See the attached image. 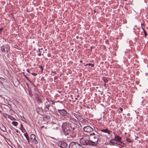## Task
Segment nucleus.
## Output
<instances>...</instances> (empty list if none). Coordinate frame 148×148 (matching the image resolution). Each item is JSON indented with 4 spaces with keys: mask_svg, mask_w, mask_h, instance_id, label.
I'll return each instance as SVG.
<instances>
[{
    "mask_svg": "<svg viewBox=\"0 0 148 148\" xmlns=\"http://www.w3.org/2000/svg\"><path fill=\"white\" fill-rule=\"evenodd\" d=\"M63 131L65 135H69L71 132L72 130L75 129L74 127H72L71 123L69 122L63 123L62 126Z\"/></svg>",
    "mask_w": 148,
    "mask_h": 148,
    "instance_id": "nucleus-1",
    "label": "nucleus"
},
{
    "mask_svg": "<svg viewBox=\"0 0 148 148\" xmlns=\"http://www.w3.org/2000/svg\"><path fill=\"white\" fill-rule=\"evenodd\" d=\"M80 144L86 146H92V141L87 139L86 137L81 138L79 140Z\"/></svg>",
    "mask_w": 148,
    "mask_h": 148,
    "instance_id": "nucleus-2",
    "label": "nucleus"
},
{
    "mask_svg": "<svg viewBox=\"0 0 148 148\" xmlns=\"http://www.w3.org/2000/svg\"><path fill=\"white\" fill-rule=\"evenodd\" d=\"M90 136H94L93 140V141H92V146H96L98 143V141H99V136L97 135H96L95 133H92L90 134Z\"/></svg>",
    "mask_w": 148,
    "mask_h": 148,
    "instance_id": "nucleus-3",
    "label": "nucleus"
},
{
    "mask_svg": "<svg viewBox=\"0 0 148 148\" xmlns=\"http://www.w3.org/2000/svg\"><path fill=\"white\" fill-rule=\"evenodd\" d=\"M69 148H83L79 144L74 142L71 143L69 145Z\"/></svg>",
    "mask_w": 148,
    "mask_h": 148,
    "instance_id": "nucleus-4",
    "label": "nucleus"
},
{
    "mask_svg": "<svg viewBox=\"0 0 148 148\" xmlns=\"http://www.w3.org/2000/svg\"><path fill=\"white\" fill-rule=\"evenodd\" d=\"M110 143L111 144V145H114L115 144H116L119 145L123 146L124 144L122 142H121L118 141L114 138L111 140L110 141Z\"/></svg>",
    "mask_w": 148,
    "mask_h": 148,
    "instance_id": "nucleus-5",
    "label": "nucleus"
},
{
    "mask_svg": "<svg viewBox=\"0 0 148 148\" xmlns=\"http://www.w3.org/2000/svg\"><path fill=\"white\" fill-rule=\"evenodd\" d=\"M58 112L60 114L63 116H66L67 117L70 115V114L64 109H58Z\"/></svg>",
    "mask_w": 148,
    "mask_h": 148,
    "instance_id": "nucleus-6",
    "label": "nucleus"
},
{
    "mask_svg": "<svg viewBox=\"0 0 148 148\" xmlns=\"http://www.w3.org/2000/svg\"><path fill=\"white\" fill-rule=\"evenodd\" d=\"M57 145L61 148H67V144L65 142L63 141H59L57 143Z\"/></svg>",
    "mask_w": 148,
    "mask_h": 148,
    "instance_id": "nucleus-7",
    "label": "nucleus"
},
{
    "mask_svg": "<svg viewBox=\"0 0 148 148\" xmlns=\"http://www.w3.org/2000/svg\"><path fill=\"white\" fill-rule=\"evenodd\" d=\"M83 130L84 132L90 134H91L90 133L93 131V128L89 126H87L84 127Z\"/></svg>",
    "mask_w": 148,
    "mask_h": 148,
    "instance_id": "nucleus-8",
    "label": "nucleus"
},
{
    "mask_svg": "<svg viewBox=\"0 0 148 148\" xmlns=\"http://www.w3.org/2000/svg\"><path fill=\"white\" fill-rule=\"evenodd\" d=\"M30 140H31L32 142L35 144H37L38 143V141L36 138L35 135L33 134H32L30 136Z\"/></svg>",
    "mask_w": 148,
    "mask_h": 148,
    "instance_id": "nucleus-9",
    "label": "nucleus"
},
{
    "mask_svg": "<svg viewBox=\"0 0 148 148\" xmlns=\"http://www.w3.org/2000/svg\"><path fill=\"white\" fill-rule=\"evenodd\" d=\"M67 118H68L67 119L69 120V121L74 123H75L77 122L75 119L72 117H70L69 116V117L68 116Z\"/></svg>",
    "mask_w": 148,
    "mask_h": 148,
    "instance_id": "nucleus-10",
    "label": "nucleus"
},
{
    "mask_svg": "<svg viewBox=\"0 0 148 148\" xmlns=\"http://www.w3.org/2000/svg\"><path fill=\"white\" fill-rule=\"evenodd\" d=\"M74 116L77 119L78 121L80 122L81 121H82V120L83 119V118L81 117L80 115L75 113L74 114Z\"/></svg>",
    "mask_w": 148,
    "mask_h": 148,
    "instance_id": "nucleus-11",
    "label": "nucleus"
},
{
    "mask_svg": "<svg viewBox=\"0 0 148 148\" xmlns=\"http://www.w3.org/2000/svg\"><path fill=\"white\" fill-rule=\"evenodd\" d=\"M50 104L48 102H46L45 103V106H44V108L45 110L47 111H49V106Z\"/></svg>",
    "mask_w": 148,
    "mask_h": 148,
    "instance_id": "nucleus-12",
    "label": "nucleus"
},
{
    "mask_svg": "<svg viewBox=\"0 0 148 148\" xmlns=\"http://www.w3.org/2000/svg\"><path fill=\"white\" fill-rule=\"evenodd\" d=\"M101 131L102 132H103L106 133H107L109 135L110 134V132L109 130L107 129H103L101 130Z\"/></svg>",
    "mask_w": 148,
    "mask_h": 148,
    "instance_id": "nucleus-13",
    "label": "nucleus"
},
{
    "mask_svg": "<svg viewBox=\"0 0 148 148\" xmlns=\"http://www.w3.org/2000/svg\"><path fill=\"white\" fill-rule=\"evenodd\" d=\"M114 138L118 141L121 142V140L122 139V138L118 135H116Z\"/></svg>",
    "mask_w": 148,
    "mask_h": 148,
    "instance_id": "nucleus-14",
    "label": "nucleus"
},
{
    "mask_svg": "<svg viewBox=\"0 0 148 148\" xmlns=\"http://www.w3.org/2000/svg\"><path fill=\"white\" fill-rule=\"evenodd\" d=\"M55 108L53 106L50 104L49 107V111L51 112H53L55 111Z\"/></svg>",
    "mask_w": 148,
    "mask_h": 148,
    "instance_id": "nucleus-15",
    "label": "nucleus"
},
{
    "mask_svg": "<svg viewBox=\"0 0 148 148\" xmlns=\"http://www.w3.org/2000/svg\"><path fill=\"white\" fill-rule=\"evenodd\" d=\"M0 128L1 130L3 132H5L6 130L5 127L3 125L1 126Z\"/></svg>",
    "mask_w": 148,
    "mask_h": 148,
    "instance_id": "nucleus-16",
    "label": "nucleus"
},
{
    "mask_svg": "<svg viewBox=\"0 0 148 148\" xmlns=\"http://www.w3.org/2000/svg\"><path fill=\"white\" fill-rule=\"evenodd\" d=\"M102 79L105 83H107L108 81L107 78L105 77H102Z\"/></svg>",
    "mask_w": 148,
    "mask_h": 148,
    "instance_id": "nucleus-17",
    "label": "nucleus"
},
{
    "mask_svg": "<svg viewBox=\"0 0 148 148\" xmlns=\"http://www.w3.org/2000/svg\"><path fill=\"white\" fill-rule=\"evenodd\" d=\"M12 124L14 126H17L18 123L17 122L15 121H13L12 122Z\"/></svg>",
    "mask_w": 148,
    "mask_h": 148,
    "instance_id": "nucleus-18",
    "label": "nucleus"
},
{
    "mask_svg": "<svg viewBox=\"0 0 148 148\" xmlns=\"http://www.w3.org/2000/svg\"><path fill=\"white\" fill-rule=\"evenodd\" d=\"M3 116L4 117H5L6 118H9L10 117V115H8L6 113L3 114Z\"/></svg>",
    "mask_w": 148,
    "mask_h": 148,
    "instance_id": "nucleus-19",
    "label": "nucleus"
},
{
    "mask_svg": "<svg viewBox=\"0 0 148 148\" xmlns=\"http://www.w3.org/2000/svg\"><path fill=\"white\" fill-rule=\"evenodd\" d=\"M142 29L144 32V33L145 34V37H146L147 34L145 29L142 26Z\"/></svg>",
    "mask_w": 148,
    "mask_h": 148,
    "instance_id": "nucleus-20",
    "label": "nucleus"
},
{
    "mask_svg": "<svg viewBox=\"0 0 148 148\" xmlns=\"http://www.w3.org/2000/svg\"><path fill=\"white\" fill-rule=\"evenodd\" d=\"M88 65L90 66L91 67H93L94 66V64H91V63L87 64H86L84 65V66H87Z\"/></svg>",
    "mask_w": 148,
    "mask_h": 148,
    "instance_id": "nucleus-21",
    "label": "nucleus"
},
{
    "mask_svg": "<svg viewBox=\"0 0 148 148\" xmlns=\"http://www.w3.org/2000/svg\"><path fill=\"white\" fill-rule=\"evenodd\" d=\"M1 49L2 51L4 52L5 51V48L3 46L1 47Z\"/></svg>",
    "mask_w": 148,
    "mask_h": 148,
    "instance_id": "nucleus-22",
    "label": "nucleus"
},
{
    "mask_svg": "<svg viewBox=\"0 0 148 148\" xmlns=\"http://www.w3.org/2000/svg\"><path fill=\"white\" fill-rule=\"evenodd\" d=\"M48 102H51L53 104H54L55 103V101H54L52 100H49L48 101Z\"/></svg>",
    "mask_w": 148,
    "mask_h": 148,
    "instance_id": "nucleus-23",
    "label": "nucleus"
},
{
    "mask_svg": "<svg viewBox=\"0 0 148 148\" xmlns=\"http://www.w3.org/2000/svg\"><path fill=\"white\" fill-rule=\"evenodd\" d=\"M4 47L5 48V51L7 52L9 50L10 48L8 47Z\"/></svg>",
    "mask_w": 148,
    "mask_h": 148,
    "instance_id": "nucleus-24",
    "label": "nucleus"
},
{
    "mask_svg": "<svg viewBox=\"0 0 148 148\" xmlns=\"http://www.w3.org/2000/svg\"><path fill=\"white\" fill-rule=\"evenodd\" d=\"M24 135L27 138V137H28V134L27 133H25L24 134Z\"/></svg>",
    "mask_w": 148,
    "mask_h": 148,
    "instance_id": "nucleus-25",
    "label": "nucleus"
},
{
    "mask_svg": "<svg viewBox=\"0 0 148 148\" xmlns=\"http://www.w3.org/2000/svg\"><path fill=\"white\" fill-rule=\"evenodd\" d=\"M9 119H10L12 120H15V119H14V117L11 116H10V117Z\"/></svg>",
    "mask_w": 148,
    "mask_h": 148,
    "instance_id": "nucleus-26",
    "label": "nucleus"
},
{
    "mask_svg": "<svg viewBox=\"0 0 148 148\" xmlns=\"http://www.w3.org/2000/svg\"><path fill=\"white\" fill-rule=\"evenodd\" d=\"M81 122L83 123H85L86 122V120L83 119L82 120V121H81Z\"/></svg>",
    "mask_w": 148,
    "mask_h": 148,
    "instance_id": "nucleus-27",
    "label": "nucleus"
},
{
    "mask_svg": "<svg viewBox=\"0 0 148 148\" xmlns=\"http://www.w3.org/2000/svg\"><path fill=\"white\" fill-rule=\"evenodd\" d=\"M39 67L41 69V71L42 72L43 70V68L42 66H39Z\"/></svg>",
    "mask_w": 148,
    "mask_h": 148,
    "instance_id": "nucleus-28",
    "label": "nucleus"
},
{
    "mask_svg": "<svg viewBox=\"0 0 148 148\" xmlns=\"http://www.w3.org/2000/svg\"><path fill=\"white\" fill-rule=\"evenodd\" d=\"M126 141L128 142H131V140L128 138H126Z\"/></svg>",
    "mask_w": 148,
    "mask_h": 148,
    "instance_id": "nucleus-29",
    "label": "nucleus"
},
{
    "mask_svg": "<svg viewBox=\"0 0 148 148\" xmlns=\"http://www.w3.org/2000/svg\"><path fill=\"white\" fill-rule=\"evenodd\" d=\"M20 129L22 131L23 133H24L25 132V130L24 128H23V130H21V128H20Z\"/></svg>",
    "mask_w": 148,
    "mask_h": 148,
    "instance_id": "nucleus-30",
    "label": "nucleus"
},
{
    "mask_svg": "<svg viewBox=\"0 0 148 148\" xmlns=\"http://www.w3.org/2000/svg\"><path fill=\"white\" fill-rule=\"evenodd\" d=\"M32 75L34 76H36L37 75V74L36 73H32Z\"/></svg>",
    "mask_w": 148,
    "mask_h": 148,
    "instance_id": "nucleus-31",
    "label": "nucleus"
},
{
    "mask_svg": "<svg viewBox=\"0 0 148 148\" xmlns=\"http://www.w3.org/2000/svg\"><path fill=\"white\" fill-rule=\"evenodd\" d=\"M41 80L42 81H45V80L44 77H42L41 78Z\"/></svg>",
    "mask_w": 148,
    "mask_h": 148,
    "instance_id": "nucleus-32",
    "label": "nucleus"
},
{
    "mask_svg": "<svg viewBox=\"0 0 148 148\" xmlns=\"http://www.w3.org/2000/svg\"><path fill=\"white\" fill-rule=\"evenodd\" d=\"M47 56L48 57H51V53H48V54H47Z\"/></svg>",
    "mask_w": 148,
    "mask_h": 148,
    "instance_id": "nucleus-33",
    "label": "nucleus"
},
{
    "mask_svg": "<svg viewBox=\"0 0 148 148\" xmlns=\"http://www.w3.org/2000/svg\"><path fill=\"white\" fill-rule=\"evenodd\" d=\"M17 145L18 148H22L21 146L19 144H18Z\"/></svg>",
    "mask_w": 148,
    "mask_h": 148,
    "instance_id": "nucleus-34",
    "label": "nucleus"
},
{
    "mask_svg": "<svg viewBox=\"0 0 148 148\" xmlns=\"http://www.w3.org/2000/svg\"><path fill=\"white\" fill-rule=\"evenodd\" d=\"M51 73H53V74H54L55 75V74H56V72L55 71H54V72H53V71H52L51 72Z\"/></svg>",
    "mask_w": 148,
    "mask_h": 148,
    "instance_id": "nucleus-35",
    "label": "nucleus"
},
{
    "mask_svg": "<svg viewBox=\"0 0 148 148\" xmlns=\"http://www.w3.org/2000/svg\"><path fill=\"white\" fill-rule=\"evenodd\" d=\"M58 78V77H57V76H55V77H54V80H56V79H57Z\"/></svg>",
    "mask_w": 148,
    "mask_h": 148,
    "instance_id": "nucleus-36",
    "label": "nucleus"
},
{
    "mask_svg": "<svg viewBox=\"0 0 148 148\" xmlns=\"http://www.w3.org/2000/svg\"><path fill=\"white\" fill-rule=\"evenodd\" d=\"M25 78L28 81H29V78L28 77H27V76H26L25 77Z\"/></svg>",
    "mask_w": 148,
    "mask_h": 148,
    "instance_id": "nucleus-37",
    "label": "nucleus"
},
{
    "mask_svg": "<svg viewBox=\"0 0 148 148\" xmlns=\"http://www.w3.org/2000/svg\"><path fill=\"white\" fill-rule=\"evenodd\" d=\"M27 71L28 73H29V69H27L26 70Z\"/></svg>",
    "mask_w": 148,
    "mask_h": 148,
    "instance_id": "nucleus-38",
    "label": "nucleus"
},
{
    "mask_svg": "<svg viewBox=\"0 0 148 148\" xmlns=\"http://www.w3.org/2000/svg\"><path fill=\"white\" fill-rule=\"evenodd\" d=\"M3 28H0V32H1V31H2V30L3 29Z\"/></svg>",
    "mask_w": 148,
    "mask_h": 148,
    "instance_id": "nucleus-39",
    "label": "nucleus"
},
{
    "mask_svg": "<svg viewBox=\"0 0 148 148\" xmlns=\"http://www.w3.org/2000/svg\"><path fill=\"white\" fill-rule=\"evenodd\" d=\"M120 110L122 112L123 110V109L121 107L120 108Z\"/></svg>",
    "mask_w": 148,
    "mask_h": 148,
    "instance_id": "nucleus-40",
    "label": "nucleus"
},
{
    "mask_svg": "<svg viewBox=\"0 0 148 148\" xmlns=\"http://www.w3.org/2000/svg\"><path fill=\"white\" fill-rule=\"evenodd\" d=\"M1 80H4V79L3 78H0V82H1Z\"/></svg>",
    "mask_w": 148,
    "mask_h": 148,
    "instance_id": "nucleus-41",
    "label": "nucleus"
},
{
    "mask_svg": "<svg viewBox=\"0 0 148 148\" xmlns=\"http://www.w3.org/2000/svg\"><path fill=\"white\" fill-rule=\"evenodd\" d=\"M15 130H16V132H17V133H18V132L19 131H18V130H17L16 129Z\"/></svg>",
    "mask_w": 148,
    "mask_h": 148,
    "instance_id": "nucleus-42",
    "label": "nucleus"
},
{
    "mask_svg": "<svg viewBox=\"0 0 148 148\" xmlns=\"http://www.w3.org/2000/svg\"><path fill=\"white\" fill-rule=\"evenodd\" d=\"M26 138L27 140H29V137H27V138Z\"/></svg>",
    "mask_w": 148,
    "mask_h": 148,
    "instance_id": "nucleus-43",
    "label": "nucleus"
},
{
    "mask_svg": "<svg viewBox=\"0 0 148 148\" xmlns=\"http://www.w3.org/2000/svg\"><path fill=\"white\" fill-rule=\"evenodd\" d=\"M27 141H28V143L29 144L30 143V141L29 140H27Z\"/></svg>",
    "mask_w": 148,
    "mask_h": 148,
    "instance_id": "nucleus-44",
    "label": "nucleus"
},
{
    "mask_svg": "<svg viewBox=\"0 0 148 148\" xmlns=\"http://www.w3.org/2000/svg\"><path fill=\"white\" fill-rule=\"evenodd\" d=\"M12 111H13V110H10V111L11 112H12Z\"/></svg>",
    "mask_w": 148,
    "mask_h": 148,
    "instance_id": "nucleus-45",
    "label": "nucleus"
},
{
    "mask_svg": "<svg viewBox=\"0 0 148 148\" xmlns=\"http://www.w3.org/2000/svg\"><path fill=\"white\" fill-rule=\"evenodd\" d=\"M17 83L18 84H19V81L18 80H17Z\"/></svg>",
    "mask_w": 148,
    "mask_h": 148,
    "instance_id": "nucleus-46",
    "label": "nucleus"
},
{
    "mask_svg": "<svg viewBox=\"0 0 148 148\" xmlns=\"http://www.w3.org/2000/svg\"><path fill=\"white\" fill-rule=\"evenodd\" d=\"M8 131H9V133H11V132H10V130H8Z\"/></svg>",
    "mask_w": 148,
    "mask_h": 148,
    "instance_id": "nucleus-47",
    "label": "nucleus"
},
{
    "mask_svg": "<svg viewBox=\"0 0 148 148\" xmlns=\"http://www.w3.org/2000/svg\"><path fill=\"white\" fill-rule=\"evenodd\" d=\"M21 127L23 128V126H22V124H21Z\"/></svg>",
    "mask_w": 148,
    "mask_h": 148,
    "instance_id": "nucleus-48",
    "label": "nucleus"
},
{
    "mask_svg": "<svg viewBox=\"0 0 148 148\" xmlns=\"http://www.w3.org/2000/svg\"><path fill=\"white\" fill-rule=\"evenodd\" d=\"M104 86H106V83H105V84H104Z\"/></svg>",
    "mask_w": 148,
    "mask_h": 148,
    "instance_id": "nucleus-49",
    "label": "nucleus"
},
{
    "mask_svg": "<svg viewBox=\"0 0 148 148\" xmlns=\"http://www.w3.org/2000/svg\"><path fill=\"white\" fill-rule=\"evenodd\" d=\"M49 118V116H48ZM46 118H47L48 117V116H46L45 117Z\"/></svg>",
    "mask_w": 148,
    "mask_h": 148,
    "instance_id": "nucleus-50",
    "label": "nucleus"
},
{
    "mask_svg": "<svg viewBox=\"0 0 148 148\" xmlns=\"http://www.w3.org/2000/svg\"><path fill=\"white\" fill-rule=\"evenodd\" d=\"M44 127V126H42L41 127V128H43V127Z\"/></svg>",
    "mask_w": 148,
    "mask_h": 148,
    "instance_id": "nucleus-51",
    "label": "nucleus"
},
{
    "mask_svg": "<svg viewBox=\"0 0 148 148\" xmlns=\"http://www.w3.org/2000/svg\"><path fill=\"white\" fill-rule=\"evenodd\" d=\"M26 76V75H24V77H25H25Z\"/></svg>",
    "mask_w": 148,
    "mask_h": 148,
    "instance_id": "nucleus-52",
    "label": "nucleus"
},
{
    "mask_svg": "<svg viewBox=\"0 0 148 148\" xmlns=\"http://www.w3.org/2000/svg\"><path fill=\"white\" fill-rule=\"evenodd\" d=\"M41 108L42 109V110H43V109H42V107H41Z\"/></svg>",
    "mask_w": 148,
    "mask_h": 148,
    "instance_id": "nucleus-53",
    "label": "nucleus"
},
{
    "mask_svg": "<svg viewBox=\"0 0 148 148\" xmlns=\"http://www.w3.org/2000/svg\"><path fill=\"white\" fill-rule=\"evenodd\" d=\"M63 109V108H60L59 109Z\"/></svg>",
    "mask_w": 148,
    "mask_h": 148,
    "instance_id": "nucleus-54",
    "label": "nucleus"
},
{
    "mask_svg": "<svg viewBox=\"0 0 148 148\" xmlns=\"http://www.w3.org/2000/svg\"><path fill=\"white\" fill-rule=\"evenodd\" d=\"M80 62H82V60H80Z\"/></svg>",
    "mask_w": 148,
    "mask_h": 148,
    "instance_id": "nucleus-55",
    "label": "nucleus"
},
{
    "mask_svg": "<svg viewBox=\"0 0 148 148\" xmlns=\"http://www.w3.org/2000/svg\"><path fill=\"white\" fill-rule=\"evenodd\" d=\"M79 97V95H78L77 96V97Z\"/></svg>",
    "mask_w": 148,
    "mask_h": 148,
    "instance_id": "nucleus-56",
    "label": "nucleus"
},
{
    "mask_svg": "<svg viewBox=\"0 0 148 148\" xmlns=\"http://www.w3.org/2000/svg\"><path fill=\"white\" fill-rule=\"evenodd\" d=\"M75 99H77V98H75Z\"/></svg>",
    "mask_w": 148,
    "mask_h": 148,
    "instance_id": "nucleus-57",
    "label": "nucleus"
},
{
    "mask_svg": "<svg viewBox=\"0 0 148 148\" xmlns=\"http://www.w3.org/2000/svg\"><path fill=\"white\" fill-rule=\"evenodd\" d=\"M0 113H1V111L0 110Z\"/></svg>",
    "mask_w": 148,
    "mask_h": 148,
    "instance_id": "nucleus-58",
    "label": "nucleus"
},
{
    "mask_svg": "<svg viewBox=\"0 0 148 148\" xmlns=\"http://www.w3.org/2000/svg\"><path fill=\"white\" fill-rule=\"evenodd\" d=\"M125 1H127V0H124Z\"/></svg>",
    "mask_w": 148,
    "mask_h": 148,
    "instance_id": "nucleus-59",
    "label": "nucleus"
},
{
    "mask_svg": "<svg viewBox=\"0 0 148 148\" xmlns=\"http://www.w3.org/2000/svg\"><path fill=\"white\" fill-rule=\"evenodd\" d=\"M72 96V95H71V96Z\"/></svg>",
    "mask_w": 148,
    "mask_h": 148,
    "instance_id": "nucleus-60",
    "label": "nucleus"
}]
</instances>
